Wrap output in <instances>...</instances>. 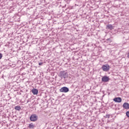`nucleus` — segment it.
<instances>
[{
  "label": "nucleus",
  "instance_id": "f257e3e1",
  "mask_svg": "<svg viewBox=\"0 0 129 129\" xmlns=\"http://www.w3.org/2000/svg\"><path fill=\"white\" fill-rule=\"evenodd\" d=\"M59 77H61V78H67L68 77V74L66 72L61 71L59 73Z\"/></svg>",
  "mask_w": 129,
  "mask_h": 129
},
{
  "label": "nucleus",
  "instance_id": "f03ea898",
  "mask_svg": "<svg viewBox=\"0 0 129 129\" xmlns=\"http://www.w3.org/2000/svg\"><path fill=\"white\" fill-rule=\"evenodd\" d=\"M101 68L103 71H104L105 72H107L108 71H109V69L110 68V67H109V65L106 64L103 65Z\"/></svg>",
  "mask_w": 129,
  "mask_h": 129
},
{
  "label": "nucleus",
  "instance_id": "7ed1b4c3",
  "mask_svg": "<svg viewBox=\"0 0 129 129\" xmlns=\"http://www.w3.org/2000/svg\"><path fill=\"white\" fill-rule=\"evenodd\" d=\"M31 121H36L38 120V116L36 114H32L30 117Z\"/></svg>",
  "mask_w": 129,
  "mask_h": 129
},
{
  "label": "nucleus",
  "instance_id": "20e7f679",
  "mask_svg": "<svg viewBox=\"0 0 129 129\" xmlns=\"http://www.w3.org/2000/svg\"><path fill=\"white\" fill-rule=\"evenodd\" d=\"M59 91L60 92L67 93V92H69V88H67V87H63L59 89Z\"/></svg>",
  "mask_w": 129,
  "mask_h": 129
},
{
  "label": "nucleus",
  "instance_id": "39448f33",
  "mask_svg": "<svg viewBox=\"0 0 129 129\" xmlns=\"http://www.w3.org/2000/svg\"><path fill=\"white\" fill-rule=\"evenodd\" d=\"M109 81V78L107 76H104L102 78V82H108Z\"/></svg>",
  "mask_w": 129,
  "mask_h": 129
},
{
  "label": "nucleus",
  "instance_id": "423d86ee",
  "mask_svg": "<svg viewBox=\"0 0 129 129\" xmlns=\"http://www.w3.org/2000/svg\"><path fill=\"white\" fill-rule=\"evenodd\" d=\"M121 98L120 97H116L113 99V101H115V102L120 103L121 102Z\"/></svg>",
  "mask_w": 129,
  "mask_h": 129
},
{
  "label": "nucleus",
  "instance_id": "0eeeda50",
  "mask_svg": "<svg viewBox=\"0 0 129 129\" xmlns=\"http://www.w3.org/2000/svg\"><path fill=\"white\" fill-rule=\"evenodd\" d=\"M123 108L125 109H129V104L128 103L125 102L122 105Z\"/></svg>",
  "mask_w": 129,
  "mask_h": 129
},
{
  "label": "nucleus",
  "instance_id": "6e6552de",
  "mask_svg": "<svg viewBox=\"0 0 129 129\" xmlns=\"http://www.w3.org/2000/svg\"><path fill=\"white\" fill-rule=\"evenodd\" d=\"M32 92L34 95H36L39 93V91H38V89H33L32 90Z\"/></svg>",
  "mask_w": 129,
  "mask_h": 129
},
{
  "label": "nucleus",
  "instance_id": "1a4fd4ad",
  "mask_svg": "<svg viewBox=\"0 0 129 129\" xmlns=\"http://www.w3.org/2000/svg\"><path fill=\"white\" fill-rule=\"evenodd\" d=\"M107 29H109V30H112V29H113V26L112 25L109 24L107 25Z\"/></svg>",
  "mask_w": 129,
  "mask_h": 129
},
{
  "label": "nucleus",
  "instance_id": "9d476101",
  "mask_svg": "<svg viewBox=\"0 0 129 129\" xmlns=\"http://www.w3.org/2000/svg\"><path fill=\"white\" fill-rule=\"evenodd\" d=\"M29 128H34L35 127V125L33 123H31L29 124Z\"/></svg>",
  "mask_w": 129,
  "mask_h": 129
},
{
  "label": "nucleus",
  "instance_id": "9b49d317",
  "mask_svg": "<svg viewBox=\"0 0 129 129\" xmlns=\"http://www.w3.org/2000/svg\"><path fill=\"white\" fill-rule=\"evenodd\" d=\"M15 109H16V110H21V106H16L15 107Z\"/></svg>",
  "mask_w": 129,
  "mask_h": 129
},
{
  "label": "nucleus",
  "instance_id": "f8f14e48",
  "mask_svg": "<svg viewBox=\"0 0 129 129\" xmlns=\"http://www.w3.org/2000/svg\"><path fill=\"white\" fill-rule=\"evenodd\" d=\"M126 115L128 117H129V111H127V112H126Z\"/></svg>",
  "mask_w": 129,
  "mask_h": 129
},
{
  "label": "nucleus",
  "instance_id": "ddd939ff",
  "mask_svg": "<svg viewBox=\"0 0 129 129\" xmlns=\"http://www.w3.org/2000/svg\"><path fill=\"white\" fill-rule=\"evenodd\" d=\"M2 58H3V54L0 53V59H2Z\"/></svg>",
  "mask_w": 129,
  "mask_h": 129
},
{
  "label": "nucleus",
  "instance_id": "4468645a",
  "mask_svg": "<svg viewBox=\"0 0 129 129\" xmlns=\"http://www.w3.org/2000/svg\"><path fill=\"white\" fill-rule=\"evenodd\" d=\"M39 65H40V66H42V65H43V62H39Z\"/></svg>",
  "mask_w": 129,
  "mask_h": 129
},
{
  "label": "nucleus",
  "instance_id": "2eb2a0df",
  "mask_svg": "<svg viewBox=\"0 0 129 129\" xmlns=\"http://www.w3.org/2000/svg\"><path fill=\"white\" fill-rule=\"evenodd\" d=\"M1 28H0V31H1Z\"/></svg>",
  "mask_w": 129,
  "mask_h": 129
}]
</instances>
